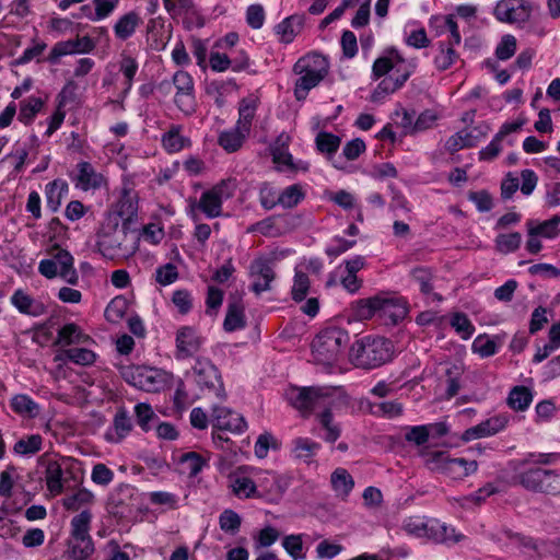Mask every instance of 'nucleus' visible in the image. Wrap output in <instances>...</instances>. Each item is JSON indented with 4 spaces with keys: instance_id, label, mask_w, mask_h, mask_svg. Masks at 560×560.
Here are the masks:
<instances>
[{
    "instance_id": "nucleus-1",
    "label": "nucleus",
    "mask_w": 560,
    "mask_h": 560,
    "mask_svg": "<svg viewBox=\"0 0 560 560\" xmlns=\"http://www.w3.org/2000/svg\"><path fill=\"white\" fill-rule=\"evenodd\" d=\"M138 242L127 222H118V215H107L97 233L96 246L108 259L128 258L138 250Z\"/></svg>"
},
{
    "instance_id": "nucleus-2",
    "label": "nucleus",
    "mask_w": 560,
    "mask_h": 560,
    "mask_svg": "<svg viewBox=\"0 0 560 560\" xmlns=\"http://www.w3.org/2000/svg\"><path fill=\"white\" fill-rule=\"evenodd\" d=\"M394 345L384 337L366 336L357 340L350 349V357L358 368L375 369L393 359Z\"/></svg>"
},
{
    "instance_id": "nucleus-3",
    "label": "nucleus",
    "mask_w": 560,
    "mask_h": 560,
    "mask_svg": "<svg viewBox=\"0 0 560 560\" xmlns=\"http://www.w3.org/2000/svg\"><path fill=\"white\" fill-rule=\"evenodd\" d=\"M293 71L299 75L294 85V96L298 101H303L328 74L329 62L322 54L311 52L295 62Z\"/></svg>"
},
{
    "instance_id": "nucleus-4",
    "label": "nucleus",
    "mask_w": 560,
    "mask_h": 560,
    "mask_svg": "<svg viewBox=\"0 0 560 560\" xmlns=\"http://www.w3.org/2000/svg\"><path fill=\"white\" fill-rule=\"evenodd\" d=\"M350 340L349 334L338 327L323 329L312 343V352L315 361L330 365L341 355Z\"/></svg>"
},
{
    "instance_id": "nucleus-5",
    "label": "nucleus",
    "mask_w": 560,
    "mask_h": 560,
    "mask_svg": "<svg viewBox=\"0 0 560 560\" xmlns=\"http://www.w3.org/2000/svg\"><path fill=\"white\" fill-rule=\"evenodd\" d=\"M51 258L43 259L38 265V272L47 279L62 278L69 284L75 285L79 281L78 272L73 266L72 255L58 246L51 249Z\"/></svg>"
},
{
    "instance_id": "nucleus-6",
    "label": "nucleus",
    "mask_w": 560,
    "mask_h": 560,
    "mask_svg": "<svg viewBox=\"0 0 560 560\" xmlns=\"http://www.w3.org/2000/svg\"><path fill=\"white\" fill-rule=\"evenodd\" d=\"M120 374L128 384L148 393L160 392L166 383L162 370L144 365H122Z\"/></svg>"
},
{
    "instance_id": "nucleus-7",
    "label": "nucleus",
    "mask_w": 560,
    "mask_h": 560,
    "mask_svg": "<svg viewBox=\"0 0 560 560\" xmlns=\"http://www.w3.org/2000/svg\"><path fill=\"white\" fill-rule=\"evenodd\" d=\"M235 189V179H223L203 191L200 199L191 205V208H197L209 219L218 218L222 214L223 200L231 198Z\"/></svg>"
},
{
    "instance_id": "nucleus-8",
    "label": "nucleus",
    "mask_w": 560,
    "mask_h": 560,
    "mask_svg": "<svg viewBox=\"0 0 560 560\" xmlns=\"http://www.w3.org/2000/svg\"><path fill=\"white\" fill-rule=\"evenodd\" d=\"M289 402L303 413H311L317 407H326L330 390L324 387L292 388L287 394Z\"/></svg>"
},
{
    "instance_id": "nucleus-9",
    "label": "nucleus",
    "mask_w": 560,
    "mask_h": 560,
    "mask_svg": "<svg viewBox=\"0 0 560 560\" xmlns=\"http://www.w3.org/2000/svg\"><path fill=\"white\" fill-rule=\"evenodd\" d=\"M518 483L526 490L556 493L559 490V475L556 470L529 468L517 475Z\"/></svg>"
},
{
    "instance_id": "nucleus-10",
    "label": "nucleus",
    "mask_w": 560,
    "mask_h": 560,
    "mask_svg": "<svg viewBox=\"0 0 560 560\" xmlns=\"http://www.w3.org/2000/svg\"><path fill=\"white\" fill-rule=\"evenodd\" d=\"M195 383L203 392H213L218 397L224 396L223 384L218 369L209 360L197 359L192 368Z\"/></svg>"
},
{
    "instance_id": "nucleus-11",
    "label": "nucleus",
    "mask_w": 560,
    "mask_h": 560,
    "mask_svg": "<svg viewBox=\"0 0 560 560\" xmlns=\"http://www.w3.org/2000/svg\"><path fill=\"white\" fill-rule=\"evenodd\" d=\"M173 84L176 89L174 102L178 109L185 115L194 114L196 112V98L192 77L186 71H176L173 75Z\"/></svg>"
},
{
    "instance_id": "nucleus-12",
    "label": "nucleus",
    "mask_w": 560,
    "mask_h": 560,
    "mask_svg": "<svg viewBox=\"0 0 560 560\" xmlns=\"http://www.w3.org/2000/svg\"><path fill=\"white\" fill-rule=\"evenodd\" d=\"M249 277L255 294L271 290V282L276 279L275 259L266 256L255 258L249 265Z\"/></svg>"
},
{
    "instance_id": "nucleus-13",
    "label": "nucleus",
    "mask_w": 560,
    "mask_h": 560,
    "mask_svg": "<svg viewBox=\"0 0 560 560\" xmlns=\"http://www.w3.org/2000/svg\"><path fill=\"white\" fill-rule=\"evenodd\" d=\"M493 14L500 22L524 24L530 18L532 4L526 0H500Z\"/></svg>"
},
{
    "instance_id": "nucleus-14",
    "label": "nucleus",
    "mask_w": 560,
    "mask_h": 560,
    "mask_svg": "<svg viewBox=\"0 0 560 560\" xmlns=\"http://www.w3.org/2000/svg\"><path fill=\"white\" fill-rule=\"evenodd\" d=\"M408 314L407 301L387 293L378 294V317L385 325H397Z\"/></svg>"
},
{
    "instance_id": "nucleus-15",
    "label": "nucleus",
    "mask_w": 560,
    "mask_h": 560,
    "mask_svg": "<svg viewBox=\"0 0 560 560\" xmlns=\"http://www.w3.org/2000/svg\"><path fill=\"white\" fill-rule=\"evenodd\" d=\"M509 421L510 417L506 413L495 415L465 430L462 440L464 442H470L495 435L508 427Z\"/></svg>"
},
{
    "instance_id": "nucleus-16",
    "label": "nucleus",
    "mask_w": 560,
    "mask_h": 560,
    "mask_svg": "<svg viewBox=\"0 0 560 560\" xmlns=\"http://www.w3.org/2000/svg\"><path fill=\"white\" fill-rule=\"evenodd\" d=\"M489 129L487 125H480L472 129H462L447 139L445 148L451 153L465 148H474L487 136Z\"/></svg>"
},
{
    "instance_id": "nucleus-17",
    "label": "nucleus",
    "mask_w": 560,
    "mask_h": 560,
    "mask_svg": "<svg viewBox=\"0 0 560 560\" xmlns=\"http://www.w3.org/2000/svg\"><path fill=\"white\" fill-rule=\"evenodd\" d=\"M212 423L219 431H230L233 433H241L247 427L240 413L220 406H215L212 410Z\"/></svg>"
},
{
    "instance_id": "nucleus-18",
    "label": "nucleus",
    "mask_w": 560,
    "mask_h": 560,
    "mask_svg": "<svg viewBox=\"0 0 560 560\" xmlns=\"http://www.w3.org/2000/svg\"><path fill=\"white\" fill-rule=\"evenodd\" d=\"M139 209V197L138 192L129 185H124L119 200L117 202L116 213L109 215H118V222L130 223L137 218Z\"/></svg>"
},
{
    "instance_id": "nucleus-19",
    "label": "nucleus",
    "mask_w": 560,
    "mask_h": 560,
    "mask_svg": "<svg viewBox=\"0 0 560 560\" xmlns=\"http://www.w3.org/2000/svg\"><path fill=\"white\" fill-rule=\"evenodd\" d=\"M11 304L24 315L39 317L47 313V305L28 294L23 289H16L10 298Z\"/></svg>"
},
{
    "instance_id": "nucleus-20",
    "label": "nucleus",
    "mask_w": 560,
    "mask_h": 560,
    "mask_svg": "<svg viewBox=\"0 0 560 560\" xmlns=\"http://www.w3.org/2000/svg\"><path fill=\"white\" fill-rule=\"evenodd\" d=\"M202 338L188 326L182 327L176 336V359L183 360L192 357L200 349Z\"/></svg>"
},
{
    "instance_id": "nucleus-21",
    "label": "nucleus",
    "mask_w": 560,
    "mask_h": 560,
    "mask_svg": "<svg viewBox=\"0 0 560 560\" xmlns=\"http://www.w3.org/2000/svg\"><path fill=\"white\" fill-rule=\"evenodd\" d=\"M465 538L460 533H457L454 527L447 526L438 520L429 521V535L428 539L447 546L458 544Z\"/></svg>"
},
{
    "instance_id": "nucleus-22",
    "label": "nucleus",
    "mask_w": 560,
    "mask_h": 560,
    "mask_svg": "<svg viewBox=\"0 0 560 560\" xmlns=\"http://www.w3.org/2000/svg\"><path fill=\"white\" fill-rule=\"evenodd\" d=\"M161 142L168 153H177L191 145V140L183 135V126L180 125H172L163 133Z\"/></svg>"
},
{
    "instance_id": "nucleus-23",
    "label": "nucleus",
    "mask_w": 560,
    "mask_h": 560,
    "mask_svg": "<svg viewBox=\"0 0 560 560\" xmlns=\"http://www.w3.org/2000/svg\"><path fill=\"white\" fill-rule=\"evenodd\" d=\"M78 175L75 177V186L82 190L97 189L103 184L102 174L97 173L89 162H80L78 164Z\"/></svg>"
},
{
    "instance_id": "nucleus-24",
    "label": "nucleus",
    "mask_w": 560,
    "mask_h": 560,
    "mask_svg": "<svg viewBox=\"0 0 560 560\" xmlns=\"http://www.w3.org/2000/svg\"><path fill=\"white\" fill-rule=\"evenodd\" d=\"M230 488L232 493L238 499L261 498L255 481L240 472L230 477Z\"/></svg>"
},
{
    "instance_id": "nucleus-25",
    "label": "nucleus",
    "mask_w": 560,
    "mask_h": 560,
    "mask_svg": "<svg viewBox=\"0 0 560 560\" xmlns=\"http://www.w3.org/2000/svg\"><path fill=\"white\" fill-rule=\"evenodd\" d=\"M132 430V422L125 409H120L114 417L113 425L106 432V439L113 443H119Z\"/></svg>"
},
{
    "instance_id": "nucleus-26",
    "label": "nucleus",
    "mask_w": 560,
    "mask_h": 560,
    "mask_svg": "<svg viewBox=\"0 0 560 560\" xmlns=\"http://www.w3.org/2000/svg\"><path fill=\"white\" fill-rule=\"evenodd\" d=\"M350 312L353 319L359 322L369 320L378 315V294L354 301L351 303Z\"/></svg>"
},
{
    "instance_id": "nucleus-27",
    "label": "nucleus",
    "mask_w": 560,
    "mask_h": 560,
    "mask_svg": "<svg viewBox=\"0 0 560 560\" xmlns=\"http://www.w3.org/2000/svg\"><path fill=\"white\" fill-rule=\"evenodd\" d=\"M95 502V495L92 491L81 488L75 492L66 495L62 499V505L67 511H83L89 510Z\"/></svg>"
},
{
    "instance_id": "nucleus-28",
    "label": "nucleus",
    "mask_w": 560,
    "mask_h": 560,
    "mask_svg": "<svg viewBox=\"0 0 560 560\" xmlns=\"http://www.w3.org/2000/svg\"><path fill=\"white\" fill-rule=\"evenodd\" d=\"M303 22L302 16L291 15L277 24L275 30L280 42L284 44L292 43L295 36L302 31Z\"/></svg>"
},
{
    "instance_id": "nucleus-29",
    "label": "nucleus",
    "mask_w": 560,
    "mask_h": 560,
    "mask_svg": "<svg viewBox=\"0 0 560 560\" xmlns=\"http://www.w3.org/2000/svg\"><path fill=\"white\" fill-rule=\"evenodd\" d=\"M141 18L135 11L121 15L114 25V33L120 40L130 38L141 24Z\"/></svg>"
},
{
    "instance_id": "nucleus-30",
    "label": "nucleus",
    "mask_w": 560,
    "mask_h": 560,
    "mask_svg": "<svg viewBox=\"0 0 560 560\" xmlns=\"http://www.w3.org/2000/svg\"><path fill=\"white\" fill-rule=\"evenodd\" d=\"M11 409L23 418L33 419L40 412V407L26 394H16L10 400Z\"/></svg>"
},
{
    "instance_id": "nucleus-31",
    "label": "nucleus",
    "mask_w": 560,
    "mask_h": 560,
    "mask_svg": "<svg viewBox=\"0 0 560 560\" xmlns=\"http://www.w3.org/2000/svg\"><path fill=\"white\" fill-rule=\"evenodd\" d=\"M69 186L63 179H55L46 185L45 196L46 203L50 211L56 212L62 199L67 196Z\"/></svg>"
},
{
    "instance_id": "nucleus-32",
    "label": "nucleus",
    "mask_w": 560,
    "mask_h": 560,
    "mask_svg": "<svg viewBox=\"0 0 560 560\" xmlns=\"http://www.w3.org/2000/svg\"><path fill=\"white\" fill-rule=\"evenodd\" d=\"M330 483L337 497L346 500L354 487V480L345 468H337L330 476Z\"/></svg>"
},
{
    "instance_id": "nucleus-33",
    "label": "nucleus",
    "mask_w": 560,
    "mask_h": 560,
    "mask_svg": "<svg viewBox=\"0 0 560 560\" xmlns=\"http://www.w3.org/2000/svg\"><path fill=\"white\" fill-rule=\"evenodd\" d=\"M410 276L411 279L419 284L422 294L427 296H432L433 301L442 300V296L433 291V275L429 268L416 267L411 270Z\"/></svg>"
},
{
    "instance_id": "nucleus-34",
    "label": "nucleus",
    "mask_w": 560,
    "mask_h": 560,
    "mask_svg": "<svg viewBox=\"0 0 560 560\" xmlns=\"http://www.w3.org/2000/svg\"><path fill=\"white\" fill-rule=\"evenodd\" d=\"M246 326L245 308L242 303L233 302L228 305L226 315L223 322L225 331H235Z\"/></svg>"
},
{
    "instance_id": "nucleus-35",
    "label": "nucleus",
    "mask_w": 560,
    "mask_h": 560,
    "mask_svg": "<svg viewBox=\"0 0 560 560\" xmlns=\"http://www.w3.org/2000/svg\"><path fill=\"white\" fill-rule=\"evenodd\" d=\"M476 460H467L462 457H450L446 466V475L453 479H463L477 471Z\"/></svg>"
},
{
    "instance_id": "nucleus-36",
    "label": "nucleus",
    "mask_w": 560,
    "mask_h": 560,
    "mask_svg": "<svg viewBox=\"0 0 560 560\" xmlns=\"http://www.w3.org/2000/svg\"><path fill=\"white\" fill-rule=\"evenodd\" d=\"M45 480L48 490L52 494H59L63 489V468L57 460H50L45 470Z\"/></svg>"
},
{
    "instance_id": "nucleus-37",
    "label": "nucleus",
    "mask_w": 560,
    "mask_h": 560,
    "mask_svg": "<svg viewBox=\"0 0 560 560\" xmlns=\"http://www.w3.org/2000/svg\"><path fill=\"white\" fill-rule=\"evenodd\" d=\"M68 551L73 560H86L94 552L91 537H70Z\"/></svg>"
},
{
    "instance_id": "nucleus-38",
    "label": "nucleus",
    "mask_w": 560,
    "mask_h": 560,
    "mask_svg": "<svg viewBox=\"0 0 560 560\" xmlns=\"http://www.w3.org/2000/svg\"><path fill=\"white\" fill-rule=\"evenodd\" d=\"M89 341L90 337L84 335L77 324L69 323L58 330L56 343L60 346H70L73 343H84Z\"/></svg>"
},
{
    "instance_id": "nucleus-39",
    "label": "nucleus",
    "mask_w": 560,
    "mask_h": 560,
    "mask_svg": "<svg viewBox=\"0 0 560 560\" xmlns=\"http://www.w3.org/2000/svg\"><path fill=\"white\" fill-rule=\"evenodd\" d=\"M533 393L526 386L513 387L508 396V405L515 411L526 410L533 401Z\"/></svg>"
},
{
    "instance_id": "nucleus-40",
    "label": "nucleus",
    "mask_w": 560,
    "mask_h": 560,
    "mask_svg": "<svg viewBox=\"0 0 560 560\" xmlns=\"http://www.w3.org/2000/svg\"><path fill=\"white\" fill-rule=\"evenodd\" d=\"M394 67L392 69V74L394 78H396L398 81H401V84H405V82L410 78V75L415 72L417 68V60H406L401 54L395 49L394 50Z\"/></svg>"
},
{
    "instance_id": "nucleus-41",
    "label": "nucleus",
    "mask_w": 560,
    "mask_h": 560,
    "mask_svg": "<svg viewBox=\"0 0 560 560\" xmlns=\"http://www.w3.org/2000/svg\"><path fill=\"white\" fill-rule=\"evenodd\" d=\"M454 46L445 42L439 43V54L434 57V66L438 70L445 71L459 59Z\"/></svg>"
},
{
    "instance_id": "nucleus-42",
    "label": "nucleus",
    "mask_w": 560,
    "mask_h": 560,
    "mask_svg": "<svg viewBox=\"0 0 560 560\" xmlns=\"http://www.w3.org/2000/svg\"><path fill=\"white\" fill-rule=\"evenodd\" d=\"M247 135V132L236 126L234 129L222 131L219 136L218 143L225 151L232 153L242 147Z\"/></svg>"
},
{
    "instance_id": "nucleus-43",
    "label": "nucleus",
    "mask_w": 560,
    "mask_h": 560,
    "mask_svg": "<svg viewBox=\"0 0 560 560\" xmlns=\"http://www.w3.org/2000/svg\"><path fill=\"white\" fill-rule=\"evenodd\" d=\"M317 419L324 431L322 438L328 443H335L341 434V428L334 421L331 411L329 409H325L317 416Z\"/></svg>"
},
{
    "instance_id": "nucleus-44",
    "label": "nucleus",
    "mask_w": 560,
    "mask_h": 560,
    "mask_svg": "<svg viewBox=\"0 0 560 560\" xmlns=\"http://www.w3.org/2000/svg\"><path fill=\"white\" fill-rule=\"evenodd\" d=\"M43 446L40 434L26 435L15 442L13 452L21 456H32L38 453Z\"/></svg>"
},
{
    "instance_id": "nucleus-45",
    "label": "nucleus",
    "mask_w": 560,
    "mask_h": 560,
    "mask_svg": "<svg viewBox=\"0 0 560 560\" xmlns=\"http://www.w3.org/2000/svg\"><path fill=\"white\" fill-rule=\"evenodd\" d=\"M44 106L40 97L31 96L20 103L19 120L30 125Z\"/></svg>"
},
{
    "instance_id": "nucleus-46",
    "label": "nucleus",
    "mask_w": 560,
    "mask_h": 560,
    "mask_svg": "<svg viewBox=\"0 0 560 560\" xmlns=\"http://www.w3.org/2000/svg\"><path fill=\"white\" fill-rule=\"evenodd\" d=\"M230 89H236V83L233 80L211 81L207 84L206 93L214 100L218 107H223L225 105L224 95Z\"/></svg>"
},
{
    "instance_id": "nucleus-47",
    "label": "nucleus",
    "mask_w": 560,
    "mask_h": 560,
    "mask_svg": "<svg viewBox=\"0 0 560 560\" xmlns=\"http://www.w3.org/2000/svg\"><path fill=\"white\" fill-rule=\"evenodd\" d=\"M91 521L92 514L90 510H83L78 515H75L70 523L71 537H91Z\"/></svg>"
},
{
    "instance_id": "nucleus-48",
    "label": "nucleus",
    "mask_w": 560,
    "mask_h": 560,
    "mask_svg": "<svg viewBox=\"0 0 560 560\" xmlns=\"http://www.w3.org/2000/svg\"><path fill=\"white\" fill-rule=\"evenodd\" d=\"M305 198V191L303 190L302 185L293 184L285 187L280 192V206L283 208L290 209L298 206Z\"/></svg>"
},
{
    "instance_id": "nucleus-49",
    "label": "nucleus",
    "mask_w": 560,
    "mask_h": 560,
    "mask_svg": "<svg viewBox=\"0 0 560 560\" xmlns=\"http://www.w3.org/2000/svg\"><path fill=\"white\" fill-rule=\"evenodd\" d=\"M522 243V235L518 232L499 234L494 240L495 250L501 254H509L517 250Z\"/></svg>"
},
{
    "instance_id": "nucleus-50",
    "label": "nucleus",
    "mask_w": 560,
    "mask_h": 560,
    "mask_svg": "<svg viewBox=\"0 0 560 560\" xmlns=\"http://www.w3.org/2000/svg\"><path fill=\"white\" fill-rule=\"evenodd\" d=\"M256 112V102L250 98H245L241 102L240 108H238V120H237V127L241 128V130L249 133L252 121L254 119Z\"/></svg>"
},
{
    "instance_id": "nucleus-51",
    "label": "nucleus",
    "mask_w": 560,
    "mask_h": 560,
    "mask_svg": "<svg viewBox=\"0 0 560 560\" xmlns=\"http://www.w3.org/2000/svg\"><path fill=\"white\" fill-rule=\"evenodd\" d=\"M242 525V517L233 510L226 509L219 516V526L229 535H236Z\"/></svg>"
},
{
    "instance_id": "nucleus-52",
    "label": "nucleus",
    "mask_w": 560,
    "mask_h": 560,
    "mask_svg": "<svg viewBox=\"0 0 560 560\" xmlns=\"http://www.w3.org/2000/svg\"><path fill=\"white\" fill-rule=\"evenodd\" d=\"M315 142L317 150L330 158L338 151L341 139L330 132L322 131L316 136Z\"/></svg>"
},
{
    "instance_id": "nucleus-53",
    "label": "nucleus",
    "mask_w": 560,
    "mask_h": 560,
    "mask_svg": "<svg viewBox=\"0 0 560 560\" xmlns=\"http://www.w3.org/2000/svg\"><path fill=\"white\" fill-rule=\"evenodd\" d=\"M311 287V281L308 276L301 271L295 270L294 279H293V285L291 290L292 299L295 302H302L305 300Z\"/></svg>"
},
{
    "instance_id": "nucleus-54",
    "label": "nucleus",
    "mask_w": 560,
    "mask_h": 560,
    "mask_svg": "<svg viewBox=\"0 0 560 560\" xmlns=\"http://www.w3.org/2000/svg\"><path fill=\"white\" fill-rule=\"evenodd\" d=\"M402 530L410 536L417 538H428L429 535V522H424L419 516H411L404 521Z\"/></svg>"
},
{
    "instance_id": "nucleus-55",
    "label": "nucleus",
    "mask_w": 560,
    "mask_h": 560,
    "mask_svg": "<svg viewBox=\"0 0 560 560\" xmlns=\"http://www.w3.org/2000/svg\"><path fill=\"white\" fill-rule=\"evenodd\" d=\"M424 465L432 471L446 472V466L450 460V455L446 452H430L422 454Z\"/></svg>"
},
{
    "instance_id": "nucleus-56",
    "label": "nucleus",
    "mask_w": 560,
    "mask_h": 560,
    "mask_svg": "<svg viewBox=\"0 0 560 560\" xmlns=\"http://www.w3.org/2000/svg\"><path fill=\"white\" fill-rule=\"evenodd\" d=\"M472 352L478 353L481 358H489L497 353L498 347L493 339L487 335H479L471 345Z\"/></svg>"
},
{
    "instance_id": "nucleus-57",
    "label": "nucleus",
    "mask_w": 560,
    "mask_h": 560,
    "mask_svg": "<svg viewBox=\"0 0 560 560\" xmlns=\"http://www.w3.org/2000/svg\"><path fill=\"white\" fill-rule=\"evenodd\" d=\"M293 452L298 458L308 459L316 454L320 445L307 438H298L293 441Z\"/></svg>"
},
{
    "instance_id": "nucleus-58",
    "label": "nucleus",
    "mask_w": 560,
    "mask_h": 560,
    "mask_svg": "<svg viewBox=\"0 0 560 560\" xmlns=\"http://www.w3.org/2000/svg\"><path fill=\"white\" fill-rule=\"evenodd\" d=\"M62 355L71 362L80 365H91L96 359V354L92 350L85 348H71L65 350Z\"/></svg>"
},
{
    "instance_id": "nucleus-59",
    "label": "nucleus",
    "mask_w": 560,
    "mask_h": 560,
    "mask_svg": "<svg viewBox=\"0 0 560 560\" xmlns=\"http://www.w3.org/2000/svg\"><path fill=\"white\" fill-rule=\"evenodd\" d=\"M451 326L465 340L469 339L475 332V326L464 313H455L451 319Z\"/></svg>"
},
{
    "instance_id": "nucleus-60",
    "label": "nucleus",
    "mask_w": 560,
    "mask_h": 560,
    "mask_svg": "<svg viewBox=\"0 0 560 560\" xmlns=\"http://www.w3.org/2000/svg\"><path fill=\"white\" fill-rule=\"evenodd\" d=\"M276 217H268L248 228V232H258L264 236L276 237L281 234V230L277 226Z\"/></svg>"
},
{
    "instance_id": "nucleus-61",
    "label": "nucleus",
    "mask_w": 560,
    "mask_h": 560,
    "mask_svg": "<svg viewBox=\"0 0 560 560\" xmlns=\"http://www.w3.org/2000/svg\"><path fill=\"white\" fill-rule=\"evenodd\" d=\"M278 199H280V192L278 194L269 183H262L259 188V202L261 207L266 210H271L276 206H280Z\"/></svg>"
},
{
    "instance_id": "nucleus-62",
    "label": "nucleus",
    "mask_w": 560,
    "mask_h": 560,
    "mask_svg": "<svg viewBox=\"0 0 560 560\" xmlns=\"http://www.w3.org/2000/svg\"><path fill=\"white\" fill-rule=\"evenodd\" d=\"M180 463L188 470L190 477L197 476L206 465V460L196 452L182 455Z\"/></svg>"
},
{
    "instance_id": "nucleus-63",
    "label": "nucleus",
    "mask_w": 560,
    "mask_h": 560,
    "mask_svg": "<svg viewBox=\"0 0 560 560\" xmlns=\"http://www.w3.org/2000/svg\"><path fill=\"white\" fill-rule=\"evenodd\" d=\"M137 423L143 431H149L151 421L156 418L152 407L148 404L140 402L135 406Z\"/></svg>"
},
{
    "instance_id": "nucleus-64",
    "label": "nucleus",
    "mask_w": 560,
    "mask_h": 560,
    "mask_svg": "<svg viewBox=\"0 0 560 560\" xmlns=\"http://www.w3.org/2000/svg\"><path fill=\"white\" fill-rule=\"evenodd\" d=\"M516 51V38L511 35H504L495 48V56L499 60H508Z\"/></svg>"
}]
</instances>
